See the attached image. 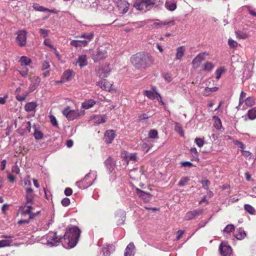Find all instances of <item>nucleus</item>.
I'll return each mask as SVG.
<instances>
[{
    "instance_id": "obj_1",
    "label": "nucleus",
    "mask_w": 256,
    "mask_h": 256,
    "mask_svg": "<svg viewBox=\"0 0 256 256\" xmlns=\"http://www.w3.org/2000/svg\"><path fill=\"white\" fill-rule=\"evenodd\" d=\"M80 233L81 231L77 226H68L62 241L63 246L67 249L74 248L78 243Z\"/></svg>"
},
{
    "instance_id": "obj_2",
    "label": "nucleus",
    "mask_w": 256,
    "mask_h": 256,
    "mask_svg": "<svg viewBox=\"0 0 256 256\" xmlns=\"http://www.w3.org/2000/svg\"><path fill=\"white\" fill-rule=\"evenodd\" d=\"M133 66L138 70H144L150 67L154 62L152 56L146 52H138L130 58Z\"/></svg>"
},
{
    "instance_id": "obj_3",
    "label": "nucleus",
    "mask_w": 256,
    "mask_h": 256,
    "mask_svg": "<svg viewBox=\"0 0 256 256\" xmlns=\"http://www.w3.org/2000/svg\"><path fill=\"white\" fill-rule=\"evenodd\" d=\"M96 178V172L90 171L86 174L84 179L77 182L76 185L81 189H85L92 186Z\"/></svg>"
},
{
    "instance_id": "obj_4",
    "label": "nucleus",
    "mask_w": 256,
    "mask_h": 256,
    "mask_svg": "<svg viewBox=\"0 0 256 256\" xmlns=\"http://www.w3.org/2000/svg\"><path fill=\"white\" fill-rule=\"evenodd\" d=\"M32 205L24 204L20 207L19 210L22 216L28 215L30 219H34L40 213V212L38 211L36 213L32 212Z\"/></svg>"
},
{
    "instance_id": "obj_5",
    "label": "nucleus",
    "mask_w": 256,
    "mask_h": 256,
    "mask_svg": "<svg viewBox=\"0 0 256 256\" xmlns=\"http://www.w3.org/2000/svg\"><path fill=\"white\" fill-rule=\"evenodd\" d=\"M44 238L46 240L48 245L53 246L60 244L61 238L58 237L56 232H50L44 236Z\"/></svg>"
},
{
    "instance_id": "obj_6",
    "label": "nucleus",
    "mask_w": 256,
    "mask_h": 256,
    "mask_svg": "<svg viewBox=\"0 0 256 256\" xmlns=\"http://www.w3.org/2000/svg\"><path fill=\"white\" fill-rule=\"evenodd\" d=\"M62 114L68 120H72L79 117L82 112L78 110H70V107L68 106L63 110Z\"/></svg>"
},
{
    "instance_id": "obj_7",
    "label": "nucleus",
    "mask_w": 256,
    "mask_h": 256,
    "mask_svg": "<svg viewBox=\"0 0 256 256\" xmlns=\"http://www.w3.org/2000/svg\"><path fill=\"white\" fill-rule=\"evenodd\" d=\"M134 6L137 10L144 12L152 8L147 0H135Z\"/></svg>"
},
{
    "instance_id": "obj_8",
    "label": "nucleus",
    "mask_w": 256,
    "mask_h": 256,
    "mask_svg": "<svg viewBox=\"0 0 256 256\" xmlns=\"http://www.w3.org/2000/svg\"><path fill=\"white\" fill-rule=\"evenodd\" d=\"M107 56L106 50L103 48H99L96 52L92 54V58L94 62H98L104 59Z\"/></svg>"
},
{
    "instance_id": "obj_9",
    "label": "nucleus",
    "mask_w": 256,
    "mask_h": 256,
    "mask_svg": "<svg viewBox=\"0 0 256 256\" xmlns=\"http://www.w3.org/2000/svg\"><path fill=\"white\" fill-rule=\"evenodd\" d=\"M130 4L125 0H119L117 2V9L120 14H125L129 9Z\"/></svg>"
},
{
    "instance_id": "obj_10",
    "label": "nucleus",
    "mask_w": 256,
    "mask_h": 256,
    "mask_svg": "<svg viewBox=\"0 0 256 256\" xmlns=\"http://www.w3.org/2000/svg\"><path fill=\"white\" fill-rule=\"evenodd\" d=\"M18 36L16 38V42L19 46H24L26 42L27 32L24 30H20L17 33Z\"/></svg>"
},
{
    "instance_id": "obj_11",
    "label": "nucleus",
    "mask_w": 256,
    "mask_h": 256,
    "mask_svg": "<svg viewBox=\"0 0 256 256\" xmlns=\"http://www.w3.org/2000/svg\"><path fill=\"white\" fill-rule=\"evenodd\" d=\"M203 212L202 209H196L188 212L184 216V220H190L200 216Z\"/></svg>"
},
{
    "instance_id": "obj_12",
    "label": "nucleus",
    "mask_w": 256,
    "mask_h": 256,
    "mask_svg": "<svg viewBox=\"0 0 256 256\" xmlns=\"http://www.w3.org/2000/svg\"><path fill=\"white\" fill-rule=\"evenodd\" d=\"M208 55V53L204 52L197 55L192 61V64L194 68H198L201 62L204 60V57Z\"/></svg>"
},
{
    "instance_id": "obj_13",
    "label": "nucleus",
    "mask_w": 256,
    "mask_h": 256,
    "mask_svg": "<svg viewBox=\"0 0 256 256\" xmlns=\"http://www.w3.org/2000/svg\"><path fill=\"white\" fill-rule=\"evenodd\" d=\"M219 250L223 256H230L232 252L231 247L223 242L220 246Z\"/></svg>"
},
{
    "instance_id": "obj_14",
    "label": "nucleus",
    "mask_w": 256,
    "mask_h": 256,
    "mask_svg": "<svg viewBox=\"0 0 256 256\" xmlns=\"http://www.w3.org/2000/svg\"><path fill=\"white\" fill-rule=\"evenodd\" d=\"M136 194L145 202H148L151 199V195L148 192H145L140 190V188H136Z\"/></svg>"
},
{
    "instance_id": "obj_15",
    "label": "nucleus",
    "mask_w": 256,
    "mask_h": 256,
    "mask_svg": "<svg viewBox=\"0 0 256 256\" xmlns=\"http://www.w3.org/2000/svg\"><path fill=\"white\" fill-rule=\"evenodd\" d=\"M124 160L128 164L130 162H135L137 159L136 154V153H128L124 152L122 154Z\"/></svg>"
},
{
    "instance_id": "obj_16",
    "label": "nucleus",
    "mask_w": 256,
    "mask_h": 256,
    "mask_svg": "<svg viewBox=\"0 0 256 256\" xmlns=\"http://www.w3.org/2000/svg\"><path fill=\"white\" fill-rule=\"evenodd\" d=\"M97 85L98 86L102 89L106 91L111 90L112 84L108 82L106 79L102 78L100 80L97 82Z\"/></svg>"
},
{
    "instance_id": "obj_17",
    "label": "nucleus",
    "mask_w": 256,
    "mask_h": 256,
    "mask_svg": "<svg viewBox=\"0 0 256 256\" xmlns=\"http://www.w3.org/2000/svg\"><path fill=\"white\" fill-rule=\"evenodd\" d=\"M32 192H33V190L30 188H27L26 189V201L24 203V204H26L32 205L33 204L34 194Z\"/></svg>"
},
{
    "instance_id": "obj_18",
    "label": "nucleus",
    "mask_w": 256,
    "mask_h": 256,
    "mask_svg": "<svg viewBox=\"0 0 256 256\" xmlns=\"http://www.w3.org/2000/svg\"><path fill=\"white\" fill-rule=\"evenodd\" d=\"M115 138V132L113 130H108L106 132L104 135V140L107 144L112 143Z\"/></svg>"
},
{
    "instance_id": "obj_19",
    "label": "nucleus",
    "mask_w": 256,
    "mask_h": 256,
    "mask_svg": "<svg viewBox=\"0 0 256 256\" xmlns=\"http://www.w3.org/2000/svg\"><path fill=\"white\" fill-rule=\"evenodd\" d=\"M135 254V246L132 242H130L126 247L124 256H134Z\"/></svg>"
},
{
    "instance_id": "obj_20",
    "label": "nucleus",
    "mask_w": 256,
    "mask_h": 256,
    "mask_svg": "<svg viewBox=\"0 0 256 256\" xmlns=\"http://www.w3.org/2000/svg\"><path fill=\"white\" fill-rule=\"evenodd\" d=\"M78 38H84V41L86 42V46L88 44V43L92 40L94 37V32H84L82 33L80 36H76Z\"/></svg>"
},
{
    "instance_id": "obj_21",
    "label": "nucleus",
    "mask_w": 256,
    "mask_h": 256,
    "mask_svg": "<svg viewBox=\"0 0 256 256\" xmlns=\"http://www.w3.org/2000/svg\"><path fill=\"white\" fill-rule=\"evenodd\" d=\"M234 226L232 224H229L226 226L225 228L222 230L224 236L228 238L230 236V233L234 232Z\"/></svg>"
},
{
    "instance_id": "obj_22",
    "label": "nucleus",
    "mask_w": 256,
    "mask_h": 256,
    "mask_svg": "<svg viewBox=\"0 0 256 256\" xmlns=\"http://www.w3.org/2000/svg\"><path fill=\"white\" fill-rule=\"evenodd\" d=\"M117 220V224L121 225L124 224L126 220L125 212L123 210H120L116 216Z\"/></svg>"
},
{
    "instance_id": "obj_23",
    "label": "nucleus",
    "mask_w": 256,
    "mask_h": 256,
    "mask_svg": "<svg viewBox=\"0 0 256 256\" xmlns=\"http://www.w3.org/2000/svg\"><path fill=\"white\" fill-rule=\"evenodd\" d=\"M104 164L106 167L110 172L114 170L115 166V162L110 156L108 157V158L105 160Z\"/></svg>"
},
{
    "instance_id": "obj_24",
    "label": "nucleus",
    "mask_w": 256,
    "mask_h": 256,
    "mask_svg": "<svg viewBox=\"0 0 256 256\" xmlns=\"http://www.w3.org/2000/svg\"><path fill=\"white\" fill-rule=\"evenodd\" d=\"M74 72L71 70H67L64 71L61 78V81L62 82H66L70 80Z\"/></svg>"
},
{
    "instance_id": "obj_25",
    "label": "nucleus",
    "mask_w": 256,
    "mask_h": 256,
    "mask_svg": "<svg viewBox=\"0 0 256 256\" xmlns=\"http://www.w3.org/2000/svg\"><path fill=\"white\" fill-rule=\"evenodd\" d=\"M186 52V48L184 46L178 47L176 50L175 60H180L184 56Z\"/></svg>"
},
{
    "instance_id": "obj_26",
    "label": "nucleus",
    "mask_w": 256,
    "mask_h": 256,
    "mask_svg": "<svg viewBox=\"0 0 256 256\" xmlns=\"http://www.w3.org/2000/svg\"><path fill=\"white\" fill-rule=\"evenodd\" d=\"M114 250V246L112 245H106L102 249L104 256H110V254Z\"/></svg>"
},
{
    "instance_id": "obj_27",
    "label": "nucleus",
    "mask_w": 256,
    "mask_h": 256,
    "mask_svg": "<svg viewBox=\"0 0 256 256\" xmlns=\"http://www.w3.org/2000/svg\"><path fill=\"white\" fill-rule=\"evenodd\" d=\"M110 72V68L108 66H107L102 68L101 69H100L98 72V74L100 75V76L103 78L107 77L108 76Z\"/></svg>"
},
{
    "instance_id": "obj_28",
    "label": "nucleus",
    "mask_w": 256,
    "mask_h": 256,
    "mask_svg": "<svg viewBox=\"0 0 256 256\" xmlns=\"http://www.w3.org/2000/svg\"><path fill=\"white\" fill-rule=\"evenodd\" d=\"M176 2L175 0H166L165 6L168 10L174 11L176 8Z\"/></svg>"
},
{
    "instance_id": "obj_29",
    "label": "nucleus",
    "mask_w": 256,
    "mask_h": 256,
    "mask_svg": "<svg viewBox=\"0 0 256 256\" xmlns=\"http://www.w3.org/2000/svg\"><path fill=\"white\" fill-rule=\"evenodd\" d=\"M105 115H96L93 118V122L96 124L104 123L106 122Z\"/></svg>"
},
{
    "instance_id": "obj_30",
    "label": "nucleus",
    "mask_w": 256,
    "mask_h": 256,
    "mask_svg": "<svg viewBox=\"0 0 256 256\" xmlns=\"http://www.w3.org/2000/svg\"><path fill=\"white\" fill-rule=\"evenodd\" d=\"M70 44L75 48L86 46V42L83 40H72L70 41Z\"/></svg>"
},
{
    "instance_id": "obj_31",
    "label": "nucleus",
    "mask_w": 256,
    "mask_h": 256,
    "mask_svg": "<svg viewBox=\"0 0 256 256\" xmlns=\"http://www.w3.org/2000/svg\"><path fill=\"white\" fill-rule=\"evenodd\" d=\"M246 236V232L242 228L238 229L234 234L235 238L239 240L244 239Z\"/></svg>"
},
{
    "instance_id": "obj_32",
    "label": "nucleus",
    "mask_w": 256,
    "mask_h": 256,
    "mask_svg": "<svg viewBox=\"0 0 256 256\" xmlns=\"http://www.w3.org/2000/svg\"><path fill=\"white\" fill-rule=\"evenodd\" d=\"M77 63L80 67H82L87 65L88 62L86 56H80L78 58Z\"/></svg>"
},
{
    "instance_id": "obj_33",
    "label": "nucleus",
    "mask_w": 256,
    "mask_h": 256,
    "mask_svg": "<svg viewBox=\"0 0 256 256\" xmlns=\"http://www.w3.org/2000/svg\"><path fill=\"white\" fill-rule=\"evenodd\" d=\"M37 106V104L34 102H30L27 103L24 106V108L26 112H30L34 110Z\"/></svg>"
},
{
    "instance_id": "obj_34",
    "label": "nucleus",
    "mask_w": 256,
    "mask_h": 256,
    "mask_svg": "<svg viewBox=\"0 0 256 256\" xmlns=\"http://www.w3.org/2000/svg\"><path fill=\"white\" fill-rule=\"evenodd\" d=\"M96 104L93 100H88L82 104V106L85 109H88L92 107Z\"/></svg>"
},
{
    "instance_id": "obj_35",
    "label": "nucleus",
    "mask_w": 256,
    "mask_h": 256,
    "mask_svg": "<svg viewBox=\"0 0 256 256\" xmlns=\"http://www.w3.org/2000/svg\"><path fill=\"white\" fill-rule=\"evenodd\" d=\"M19 62L22 66H26L31 63L32 60L27 56H22L20 57Z\"/></svg>"
},
{
    "instance_id": "obj_36",
    "label": "nucleus",
    "mask_w": 256,
    "mask_h": 256,
    "mask_svg": "<svg viewBox=\"0 0 256 256\" xmlns=\"http://www.w3.org/2000/svg\"><path fill=\"white\" fill-rule=\"evenodd\" d=\"M144 94L149 99L154 100L156 98L157 94L156 92H152L151 90H145L144 92Z\"/></svg>"
},
{
    "instance_id": "obj_37",
    "label": "nucleus",
    "mask_w": 256,
    "mask_h": 256,
    "mask_svg": "<svg viewBox=\"0 0 256 256\" xmlns=\"http://www.w3.org/2000/svg\"><path fill=\"white\" fill-rule=\"evenodd\" d=\"M247 114L250 120H253L256 118V107L249 110Z\"/></svg>"
},
{
    "instance_id": "obj_38",
    "label": "nucleus",
    "mask_w": 256,
    "mask_h": 256,
    "mask_svg": "<svg viewBox=\"0 0 256 256\" xmlns=\"http://www.w3.org/2000/svg\"><path fill=\"white\" fill-rule=\"evenodd\" d=\"M152 8L156 7L162 3V0H147Z\"/></svg>"
},
{
    "instance_id": "obj_39",
    "label": "nucleus",
    "mask_w": 256,
    "mask_h": 256,
    "mask_svg": "<svg viewBox=\"0 0 256 256\" xmlns=\"http://www.w3.org/2000/svg\"><path fill=\"white\" fill-rule=\"evenodd\" d=\"M214 68V65L211 62H207L204 64V70L206 72L211 71Z\"/></svg>"
},
{
    "instance_id": "obj_40",
    "label": "nucleus",
    "mask_w": 256,
    "mask_h": 256,
    "mask_svg": "<svg viewBox=\"0 0 256 256\" xmlns=\"http://www.w3.org/2000/svg\"><path fill=\"white\" fill-rule=\"evenodd\" d=\"M244 102L248 106H252L254 105L255 103V100L254 97H248L244 100Z\"/></svg>"
},
{
    "instance_id": "obj_41",
    "label": "nucleus",
    "mask_w": 256,
    "mask_h": 256,
    "mask_svg": "<svg viewBox=\"0 0 256 256\" xmlns=\"http://www.w3.org/2000/svg\"><path fill=\"white\" fill-rule=\"evenodd\" d=\"M152 146V144L148 140H145L142 144V148L146 150V152H148Z\"/></svg>"
},
{
    "instance_id": "obj_42",
    "label": "nucleus",
    "mask_w": 256,
    "mask_h": 256,
    "mask_svg": "<svg viewBox=\"0 0 256 256\" xmlns=\"http://www.w3.org/2000/svg\"><path fill=\"white\" fill-rule=\"evenodd\" d=\"M246 96V93L244 92V91H242L240 93V99H239V104L236 107L237 108L240 109V106L244 102V100H245V98Z\"/></svg>"
},
{
    "instance_id": "obj_43",
    "label": "nucleus",
    "mask_w": 256,
    "mask_h": 256,
    "mask_svg": "<svg viewBox=\"0 0 256 256\" xmlns=\"http://www.w3.org/2000/svg\"><path fill=\"white\" fill-rule=\"evenodd\" d=\"M34 126V138L36 140H40L43 138L44 134H43L40 130H36V126Z\"/></svg>"
},
{
    "instance_id": "obj_44",
    "label": "nucleus",
    "mask_w": 256,
    "mask_h": 256,
    "mask_svg": "<svg viewBox=\"0 0 256 256\" xmlns=\"http://www.w3.org/2000/svg\"><path fill=\"white\" fill-rule=\"evenodd\" d=\"M218 87L208 88L206 87L204 89V94L206 96H208L210 93L216 92L218 90Z\"/></svg>"
},
{
    "instance_id": "obj_45",
    "label": "nucleus",
    "mask_w": 256,
    "mask_h": 256,
    "mask_svg": "<svg viewBox=\"0 0 256 256\" xmlns=\"http://www.w3.org/2000/svg\"><path fill=\"white\" fill-rule=\"evenodd\" d=\"M148 138H158V132L156 130H151L148 132Z\"/></svg>"
},
{
    "instance_id": "obj_46",
    "label": "nucleus",
    "mask_w": 256,
    "mask_h": 256,
    "mask_svg": "<svg viewBox=\"0 0 256 256\" xmlns=\"http://www.w3.org/2000/svg\"><path fill=\"white\" fill-rule=\"evenodd\" d=\"M12 240H0V248H3L6 246H10Z\"/></svg>"
},
{
    "instance_id": "obj_47",
    "label": "nucleus",
    "mask_w": 256,
    "mask_h": 256,
    "mask_svg": "<svg viewBox=\"0 0 256 256\" xmlns=\"http://www.w3.org/2000/svg\"><path fill=\"white\" fill-rule=\"evenodd\" d=\"M244 210L251 214H254V208L250 205L246 204L244 206Z\"/></svg>"
},
{
    "instance_id": "obj_48",
    "label": "nucleus",
    "mask_w": 256,
    "mask_h": 256,
    "mask_svg": "<svg viewBox=\"0 0 256 256\" xmlns=\"http://www.w3.org/2000/svg\"><path fill=\"white\" fill-rule=\"evenodd\" d=\"M30 79L31 80V81L33 83L34 86L36 87L38 86L40 82V78L38 76L30 78Z\"/></svg>"
},
{
    "instance_id": "obj_49",
    "label": "nucleus",
    "mask_w": 256,
    "mask_h": 256,
    "mask_svg": "<svg viewBox=\"0 0 256 256\" xmlns=\"http://www.w3.org/2000/svg\"><path fill=\"white\" fill-rule=\"evenodd\" d=\"M172 22H173V21L155 22L154 23L153 26H159L160 27H162Z\"/></svg>"
},
{
    "instance_id": "obj_50",
    "label": "nucleus",
    "mask_w": 256,
    "mask_h": 256,
    "mask_svg": "<svg viewBox=\"0 0 256 256\" xmlns=\"http://www.w3.org/2000/svg\"><path fill=\"white\" fill-rule=\"evenodd\" d=\"M225 70L224 68L221 67L217 69L216 71V79L218 80L220 78L222 74L224 72Z\"/></svg>"
},
{
    "instance_id": "obj_51",
    "label": "nucleus",
    "mask_w": 256,
    "mask_h": 256,
    "mask_svg": "<svg viewBox=\"0 0 256 256\" xmlns=\"http://www.w3.org/2000/svg\"><path fill=\"white\" fill-rule=\"evenodd\" d=\"M33 8L34 10L40 12H45L46 10H49L48 8H45L42 6H40L38 4H34Z\"/></svg>"
},
{
    "instance_id": "obj_52",
    "label": "nucleus",
    "mask_w": 256,
    "mask_h": 256,
    "mask_svg": "<svg viewBox=\"0 0 256 256\" xmlns=\"http://www.w3.org/2000/svg\"><path fill=\"white\" fill-rule=\"evenodd\" d=\"M39 32L42 36L43 38H46L50 32V30L40 28L39 30Z\"/></svg>"
},
{
    "instance_id": "obj_53",
    "label": "nucleus",
    "mask_w": 256,
    "mask_h": 256,
    "mask_svg": "<svg viewBox=\"0 0 256 256\" xmlns=\"http://www.w3.org/2000/svg\"><path fill=\"white\" fill-rule=\"evenodd\" d=\"M28 68H23L22 70H19L18 72L21 76L24 78H26L28 75Z\"/></svg>"
},
{
    "instance_id": "obj_54",
    "label": "nucleus",
    "mask_w": 256,
    "mask_h": 256,
    "mask_svg": "<svg viewBox=\"0 0 256 256\" xmlns=\"http://www.w3.org/2000/svg\"><path fill=\"white\" fill-rule=\"evenodd\" d=\"M190 180L189 178L188 177H183L182 178L180 182H178V186H184Z\"/></svg>"
},
{
    "instance_id": "obj_55",
    "label": "nucleus",
    "mask_w": 256,
    "mask_h": 256,
    "mask_svg": "<svg viewBox=\"0 0 256 256\" xmlns=\"http://www.w3.org/2000/svg\"><path fill=\"white\" fill-rule=\"evenodd\" d=\"M228 44L230 48H235L238 46V42L231 38L228 39Z\"/></svg>"
},
{
    "instance_id": "obj_56",
    "label": "nucleus",
    "mask_w": 256,
    "mask_h": 256,
    "mask_svg": "<svg viewBox=\"0 0 256 256\" xmlns=\"http://www.w3.org/2000/svg\"><path fill=\"white\" fill-rule=\"evenodd\" d=\"M195 142L199 148H201L204 144V140L202 138H196L195 139Z\"/></svg>"
},
{
    "instance_id": "obj_57",
    "label": "nucleus",
    "mask_w": 256,
    "mask_h": 256,
    "mask_svg": "<svg viewBox=\"0 0 256 256\" xmlns=\"http://www.w3.org/2000/svg\"><path fill=\"white\" fill-rule=\"evenodd\" d=\"M50 66V60H44L42 63V70H45L48 68Z\"/></svg>"
},
{
    "instance_id": "obj_58",
    "label": "nucleus",
    "mask_w": 256,
    "mask_h": 256,
    "mask_svg": "<svg viewBox=\"0 0 256 256\" xmlns=\"http://www.w3.org/2000/svg\"><path fill=\"white\" fill-rule=\"evenodd\" d=\"M201 184H202V186L204 189H206V190H208V188H209L208 186L210 184V182L208 180H202L201 181Z\"/></svg>"
},
{
    "instance_id": "obj_59",
    "label": "nucleus",
    "mask_w": 256,
    "mask_h": 256,
    "mask_svg": "<svg viewBox=\"0 0 256 256\" xmlns=\"http://www.w3.org/2000/svg\"><path fill=\"white\" fill-rule=\"evenodd\" d=\"M44 45L48 46L50 48L53 49L54 48V46L52 44L51 40L50 38H46L44 40Z\"/></svg>"
},
{
    "instance_id": "obj_60",
    "label": "nucleus",
    "mask_w": 256,
    "mask_h": 256,
    "mask_svg": "<svg viewBox=\"0 0 256 256\" xmlns=\"http://www.w3.org/2000/svg\"><path fill=\"white\" fill-rule=\"evenodd\" d=\"M234 144L238 148H240L242 150L245 148V145L242 142L239 140H235L234 142Z\"/></svg>"
},
{
    "instance_id": "obj_61",
    "label": "nucleus",
    "mask_w": 256,
    "mask_h": 256,
    "mask_svg": "<svg viewBox=\"0 0 256 256\" xmlns=\"http://www.w3.org/2000/svg\"><path fill=\"white\" fill-rule=\"evenodd\" d=\"M61 203L64 206H67L70 204V200L67 198H64L62 200Z\"/></svg>"
},
{
    "instance_id": "obj_62",
    "label": "nucleus",
    "mask_w": 256,
    "mask_h": 256,
    "mask_svg": "<svg viewBox=\"0 0 256 256\" xmlns=\"http://www.w3.org/2000/svg\"><path fill=\"white\" fill-rule=\"evenodd\" d=\"M50 118L52 125L54 126H58V123L56 117L54 116H50Z\"/></svg>"
},
{
    "instance_id": "obj_63",
    "label": "nucleus",
    "mask_w": 256,
    "mask_h": 256,
    "mask_svg": "<svg viewBox=\"0 0 256 256\" xmlns=\"http://www.w3.org/2000/svg\"><path fill=\"white\" fill-rule=\"evenodd\" d=\"M12 172L18 174L20 173V170L18 165L16 164L12 167Z\"/></svg>"
},
{
    "instance_id": "obj_64",
    "label": "nucleus",
    "mask_w": 256,
    "mask_h": 256,
    "mask_svg": "<svg viewBox=\"0 0 256 256\" xmlns=\"http://www.w3.org/2000/svg\"><path fill=\"white\" fill-rule=\"evenodd\" d=\"M16 99L19 101V102H22L24 101L26 98V95H19L18 94L16 96Z\"/></svg>"
}]
</instances>
